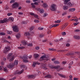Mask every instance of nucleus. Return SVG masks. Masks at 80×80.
<instances>
[{"mask_svg":"<svg viewBox=\"0 0 80 80\" xmlns=\"http://www.w3.org/2000/svg\"><path fill=\"white\" fill-rule=\"evenodd\" d=\"M5 33L2 32H0V35H5Z\"/></svg>","mask_w":80,"mask_h":80,"instance_id":"4c0bfd02","label":"nucleus"},{"mask_svg":"<svg viewBox=\"0 0 80 80\" xmlns=\"http://www.w3.org/2000/svg\"><path fill=\"white\" fill-rule=\"evenodd\" d=\"M59 25V24H56L53 25H51L49 27L50 28H52V27H58Z\"/></svg>","mask_w":80,"mask_h":80,"instance_id":"f8f14e48","label":"nucleus"},{"mask_svg":"<svg viewBox=\"0 0 80 80\" xmlns=\"http://www.w3.org/2000/svg\"><path fill=\"white\" fill-rule=\"evenodd\" d=\"M8 22V19L7 18L4 19L3 20H0V23H4Z\"/></svg>","mask_w":80,"mask_h":80,"instance_id":"6e6552de","label":"nucleus"},{"mask_svg":"<svg viewBox=\"0 0 80 80\" xmlns=\"http://www.w3.org/2000/svg\"><path fill=\"white\" fill-rule=\"evenodd\" d=\"M22 24L26 25L27 23V21H23L22 22Z\"/></svg>","mask_w":80,"mask_h":80,"instance_id":"a19ab883","label":"nucleus"},{"mask_svg":"<svg viewBox=\"0 0 80 80\" xmlns=\"http://www.w3.org/2000/svg\"><path fill=\"white\" fill-rule=\"evenodd\" d=\"M80 31V30L77 29L74 31V32H79Z\"/></svg>","mask_w":80,"mask_h":80,"instance_id":"58836bf2","label":"nucleus"},{"mask_svg":"<svg viewBox=\"0 0 80 80\" xmlns=\"http://www.w3.org/2000/svg\"><path fill=\"white\" fill-rule=\"evenodd\" d=\"M34 57L35 58H37L38 57V55L37 54H34Z\"/></svg>","mask_w":80,"mask_h":80,"instance_id":"c756f323","label":"nucleus"},{"mask_svg":"<svg viewBox=\"0 0 80 80\" xmlns=\"http://www.w3.org/2000/svg\"><path fill=\"white\" fill-rule=\"evenodd\" d=\"M62 35H66V33L65 32H63L62 33Z\"/></svg>","mask_w":80,"mask_h":80,"instance_id":"603ef678","label":"nucleus"},{"mask_svg":"<svg viewBox=\"0 0 80 80\" xmlns=\"http://www.w3.org/2000/svg\"><path fill=\"white\" fill-rule=\"evenodd\" d=\"M74 18H76V19H74V21L76 22H78V19H76L77 18V17H75Z\"/></svg>","mask_w":80,"mask_h":80,"instance_id":"f704fd0d","label":"nucleus"},{"mask_svg":"<svg viewBox=\"0 0 80 80\" xmlns=\"http://www.w3.org/2000/svg\"><path fill=\"white\" fill-rule=\"evenodd\" d=\"M48 6L47 5V4L46 3H43L42 5V7H43L44 8H46V7H47Z\"/></svg>","mask_w":80,"mask_h":80,"instance_id":"412c9836","label":"nucleus"},{"mask_svg":"<svg viewBox=\"0 0 80 80\" xmlns=\"http://www.w3.org/2000/svg\"><path fill=\"white\" fill-rule=\"evenodd\" d=\"M28 78H30V79H34L35 78V76L34 75H29L28 76Z\"/></svg>","mask_w":80,"mask_h":80,"instance_id":"9d476101","label":"nucleus"},{"mask_svg":"<svg viewBox=\"0 0 80 80\" xmlns=\"http://www.w3.org/2000/svg\"><path fill=\"white\" fill-rule=\"evenodd\" d=\"M54 22L56 23H60V22H61V21H60V20H58L57 21H55Z\"/></svg>","mask_w":80,"mask_h":80,"instance_id":"c9c22d12","label":"nucleus"},{"mask_svg":"<svg viewBox=\"0 0 80 80\" xmlns=\"http://www.w3.org/2000/svg\"><path fill=\"white\" fill-rule=\"evenodd\" d=\"M54 62L55 63V64H59V63H60V62L58 61H54Z\"/></svg>","mask_w":80,"mask_h":80,"instance_id":"2f4dec72","label":"nucleus"},{"mask_svg":"<svg viewBox=\"0 0 80 80\" xmlns=\"http://www.w3.org/2000/svg\"><path fill=\"white\" fill-rule=\"evenodd\" d=\"M4 50L5 52H8L9 50H10V48L9 46L6 47V48Z\"/></svg>","mask_w":80,"mask_h":80,"instance_id":"2eb2a0df","label":"nucleus"},{"mask_svg":"<svg viewBox=\"0 0 80 80\" xmlns=\"http://www.w3.org/2000/svg\"><path fill=\"white\" fill-rule=\"evenodd\" d=\"M63 9L64 10H68V7L67 6H64L63 7Z\"/></svg>","mask_w":80,"mask_h":80,"instance_id":"a211bd4d","label":"nucleus"},{"mask_svg":"<svg viewBox=\"0 0 80 80\" xmlns=\"http://www.w3.org/2000/svg\"><path fill=\"white\" fill-rule=\"evenodd\" d=\"M30 15H33V16H34L35 15V13H33V12H30L29 13Z\"/></svg>","mask_w":80,"mask_h":80,"instance_id":"3c124183","label":"nucleus"},{"mask_svg":"<svg viewBox=\"0 0 80 80\" xmlns=\"http://www.w3.org/2000/svg\"><path fill=\"white\" fill-rule=\"evenodd\" d=\"M16 37L17 38H20V33H19L17 34L16 35Z\"/></svg>","mask_w":80,"mask_h":80,"instance_id":"aec40b11","label":"nucleus"},{"mask_svg":"<svg viewBox=\"0 0 80 80\" xmlns=\"http://www.w3.org/2000/svg\"><path fill=\"white\" fill-rule=\"evenodd\" d=\"M12 15V13H8L7 15L8 16H10V15Z\"/></svg>","mask_w":80,"mask_h":80,"instance_id":"6e6d98bb","label":"nucleus"},{"mask_svg":"<svg viewBox=\"0 0 80 80\" xmlns=\"http://www.w3.org/2000/svg\"><path fill=\"white\" fill-rule=\"evenodd\" d=\"M34 22H35V23H38L39 22V21L38 20H35L34 21Z\"/></svg>","mask_w":80,"mask_h":80,"instance_id":"09e8293b","label":"nucleus"},{"mask_svg":"<svg viewBox=\"0 0 80 80\" xmlns=\"http://www.w3.org/2000/svg\"><path fill=\"white\" fill-rule=\"evenodd\" d=\"M0 80H5V79L3 78H0Z\"/></svg>","mask_w":80,"mask_h":80,"instance_id":"774afa93","label":"nucleus"},{"mask_svg":"<svg viewBox=\"0 0 80 80\" xmlns=\"http://www.w3.org/2000/svg\"><path fill=\"white\" fill-rule=\"evenodd\" d=\"M74 38H75V39H80V36L78 35H75L74 36Z\"/></svg>","mask_w":80,"mask_h":80,"instance_id":"6ab92c4d","label":"nucleus"},{"mask_svg":"<svg viewBox=\"0 0 80 80\" xmlns=\"http://www.w3.org/2000/svg\"><path fill=\"white\" fill-rule=\"evenodd\" d=\"M73 77V76H72V75H70L69 76V80H72V78Z\"/></svg>","mask_w":80,"mask_h":80,"instance_id":"a18cd8bd","label":"nucleus"},{"mask_svg":"<svg viewBox=\"0 0 80 80\" xmlns=\"http://www.w3.org/2000/svg\"><path fill=\"white\" fill-rule=\"evenodd\" d=\"M11 21V22H13L14 20V19H13V18L12 17H10L8 19V21Z\"/></svg>","mask_w":80,"mask_h":80,"instance_id":"f3484780","label":"nucleus"},{"mask_svg":"<svg viewBox=\"0 0 80 80\" xmlns=\"http://www.w3.org/2000/svg\"><path fill=\"white\" fill-rule=\"evenodd\" d=\"M73 63V61H71L70 63L69 64V66H71V65H72Z\"/></svg>","mask_w":80,"mask_h":80,"instance_id":"37998d69","label":"nucleus"},{"mask_svg":"<svg viewBox=\"0 0 80 80\" xmlns=\"http://www.w3.org/2000/svg\"><path fill=\"white\" fill-rule=\"evenodd\" d=\"M58 75L60 76L61 77H62V78H65V75L59 74V73H58Z\"/></svg>","mask_w":80,"mask_h":80,"instance_id":"5701e85b","label":"nucleus"},{"mask_svg":"<svg viewBox=\"0 0 80 80\" xmlns=\"http://www.w3.org/2000/svg\"><path fill=\"white\" fill-rule=\"evenodd\" d=\"M47 15V14L46 13H45L43 14V17H46Z\"/></svg>","mask_w":80,"mask_h":80,"instance_id":"052dcab7","label":"nucleus"},{"mask_svg":"<svg viewBox=\"0 0 80 80\" xmlns=\"http://www.w3.org/2000/svg\"><path fill=\"white\" fill-rule=\"evenodd\" d=\"M78 23H79V22H75V23H74V26H76V25H78Z\"/></svg>","mask_w":80,"mask_h":80,"instance_id":"de8ad7c7","label":"nucleus"},{"mask_svg":"<svg viewBox=\"0 0 80 80\" xmlns=\"http://www.w3.org/2000/svg\"><path fill=\"white\" fill-rule=\"evenodd\" d=\"M63 68H59V69H58L57 70L58 72H59V71H60L61 70H63Z\"/></svg>","mask_w":80,"mask_h":80,"instance_id":"49530a36","label":"nucleus"},{"mask_svg":"<svg viewBox=\"0 0 80 80\" xmlns=\"http://www.w3.org/2000/svg\"><path fill=\"white\" fill-rule=\"evenodd\" d=\"M31 5H32V8H35V4L33 3H31Z\"/></svg>","mask_w":80,"mask_h":80,"instance_id":"393cba45","label":"nucleus"},{"mask_svg":"<svg viewBox=\"0 0 80 80\" xmlns=\"http://www.w3.org/2000/svg\"><path fill=\"white\" fill-rule=\"evenodd\" d=\"M68 7H71L72 6V4L71 3V2H69L68 4Z\"/></svg>","mask_w":80,"mask_h":80,"instance_id":"bb28decb","label":"nucleus"},{"mask_svg":"<svg viewBox=\"0 0 80 80\" xmlns=\"http://www.w3.org/2000/svg\"><path fill=\"white\" fill-rule=\"evenodd\" d=\"M66 47H69L70 46V44L69 43H67L66 44Z\"/></svg>","mask_w":80,"mask_h":80,"instance_id":"338daca9","label":"nucleus"},{"mask_svg":"<svg viewBox=\"0 0 80 80\" xmlns=\"http://www.w3.org/2000/svg\"><path fill=\"white\" fill-rule=\"evenodd\" d=\"M44 29V28H42L39 27L38 28V29L39 30H43V29Z\"/></svg>","mask_w":80,"mask_h":80,"instance_id":"e433bc0d","label":"nucleus"},{"mask_svg":"<svg viewBox=\"0 0 80 80\" xmlns=\"http://www.w3.org/2000/svg\"><path fill=\"white\" fill-rule=\"evenodd\" d=\"M3 66H0V69L1 70H3Z\"/></svg>","mask_w":80,"mask_h":80,"instance_id":"5fc2aeb1","label":"nucleus"},{"mask_svg":"<svg viewBox=\"0 0 80 80\" xmlns=\"http://www.w3.org/2000/svg\"><path fill=\"white\" fill-rule=\"evenodd\" d=\"M35 49H36V50H39V49H40V47L38 46H37L35 47Z\"/></svg>","mask_w":80,"mask_h":80,"instance_id":"864d4df0","label":"nucleus"},{"mask_svg":"<svg viewBox=\"0 0 80 80\" xmlns=\"http://www.w3.org/2000/svg\"><path fill=\"white\" fill-rule=\"evenodd\" d=\"M44 37V34H40L39 35V37L40 38H42V37Z\"/></svg>","mask_w":80,"mask_h":80,"instance_id":"79ce46f5","label":"nucleus"},{"mask_svg":"<svg viewBox=\"0 0 80 80\" xmlns=\"http://www.w3.org/2000/svg\"><path fill=\"white\" fill-rule=\"evenodd\" d=\"M22 43L24 46H25L27 45V41L24 40L22 41Z\"/></svg>","mask_w":80,"mask_h":80,"instance_id":"4468645a","label":"nucleus"},{"mask_svg":"<svg viewBox=\"0 0 80 80\" xmlns=\"http://www.w3.org/2000/svg\"><path fill=\"white\" fill-rule=\"evenodd\" d=\"M7 33L9 34H11V33H13V32L8 31H7Z\"/></svg>","mask_w":80,"mask_h":80,"instance_id":"7c9ffc66","label":"nucleus"},{"mask_svg":"<svg viewBox=\"0 0 80 80\" xmlns=\"http://www.w3.org/2000/svg\"><path fill=\"white\" fill-rule=\"evenodd\" d=\"M39 12H40L41 13H43L44 12V10L42 9H41L39 10Z\"/></svg>","mask_w":80,"mask_h":80,"instance_id":"c85d7f7f","label":"nucleus"},{"mask_svg":"<svg viewBox=\"0 0 80 80\" xmlns=\"http://www.w3.org/2000/svg\"><path fill=\"white\" fill-rule=\"evenodd\" d=\"M51 10L52 11H55L57 10V8H56V5L55 4H53L51 5Z\"/></svg>","mask_w":80,"mask_h":80,"instance_id":"20e7f679","label":"nucleus"},{"mask_svg":"<svg viewBox=\"0 0 80 80\" xmlns=\"http://www.w3.org/2000/svg\"><path fill=\"white\" fill-rule=\"evenodd\" d=\"M34 17H35V18H38V15H34Z\"/></svg>","mask_w":80,"mask_h":80,"instance_id":"13d9d810","label":"nucleus"},{"mask_svg":"<svg viewBox=\"0 0 80 80\" xmlns=\"http://www.w3.org/2000/svg\"><path fill=\"white\" fill-rule=\"evenodd\" d=\"M60 68V66L58 65L57 66H55L53 65H52L50 67V68L52 69L53 68H55V69H58V70L59 69V68Z\"/></svg>","mask_w":80,"mask_h":80,"instance_id":"0eeeda50","label":"nucleus"},{"mask_svg":"<svg viewBox=\"0 0 80 80\" xmlns=\"http://www.w3.org/2000/svg\"><path fill=\"white\" fill-rule=\"evenodd\" d=\"M18 49H23V48H25V47L22 46L21 47H18Z\"/></svg>","mask_w":80,"mask_h":80,"instance_id":"ea45409f","label":"nucleus"},{"mask_svg":"<svg viewBox=\"0 0 80 80\" xmlns=\"http://www.w3.org/2000/svg\"><path fill=\"white\" fill-rule=\"evenodd\" d=\"M18 14H19V15H22L23 14V12H18Z\"/></svg>","mask_w":80,"mask_h":80,"instance_id":"0e129e2a","label":"nucleus"},{"mask_svg":"<svg viewBox=\"0 0 80 80\" xmlns=\"http://www.w3.org/2000/svg\"><path fill=\"white\" fill-rule=\"evenodd\" d=\"M24 35L25 36H29V33L28 32H26L24 33Z\"/></svg>","mask_w":80,"mask_h":80,"instance_id":"473e14b6","label":"nucleus"},{"mask_svg":"<svg viewBox=\"0 0 80 80\" xmlns=\"http://www.w3.org/2000/svg\"><path fill=\"white\" fill-rule=\"evenodd\" d=\"M15 1L14 0H12L10 1V3H14L15 2Z\"/></svg>","mask_w":80,"mask_h":80,"instance_id":"8fccbe9b","label":"nucleus"},{"mask_svg":"<svg viewBox=\"0 0 80 80\" xmlns=\"http://www.w3.org/2000/svg\"><path fill=\"white\" fill-rule=\"evenodd\" d=\"M35 28L34 27V26H32V27H31L30 28V30H33V29H34V28Z\"/></svg>","mask_w":80,"mask_h":80,"instance_id":"c03bdc74","label":"nucleus"},{"mask_svg":"<svg viewBox=\"0 0 80 80\" xmlns=\"http://www.w3.org/2000/svg\"><path fill=\"white\" fill-rule=\"evenodd\" d=\"M36 65H40V63L37 62H35L33 63V64L32 65L33 67H35Z\"/></svg>","mask_w":80,"mask_h":80,"instance_id":"ddd939ff","label":"nucleus"},{"mask_svg":"<svg viewBox=\"0 0 80 80\" xmlns=\"http://www.w3.org/2000/svg\"><path fill=\"white\" fill-rule=\"evenodd\" d=\"M32 43H29L28 44V46H29V47H30L31 46H32Z\"/></svg>","mask_w":80,"mask_h":80,"instance_id":"e2e57ef3","label":"nucleus"},{"mask_svg":"<svg viewBox=\"0 0 80 80\" xmlns=\"http://www.w3.org/2000/svg\"><path fill=\"white\" fill-rule=\"evenodd\" d=\"M12 28L14 32H18V28L17 26H13Z\"/></svg>","mask_w":80,"mask_h":80,"instance_id":"423d86ee","label":"nucleus"},{"mask_svg":"<svg viewBox=\"0 0 80 80\" xmlns=\"http://www.w3.org/2000/svg\"><path fill=\"white\" fill-rule=\"evenodd\" d=\"M44 78H52V76L50 74H48L44 76Z\"/></svg>","mask_w":80,"mask_h":80,"instance_id":"9b49d317","label":"nucleus"},{"mask_svg":"<svg viewBox=\"0 0 80 80\" xmlns=\"http://www.w3.org/2000/svg\"><path fill=\"white\" fill-rule=\"evenodd\" d=\"M68 51V50H62V52H67Z\"/></svg>","mask_w":80,"mask_h":80,"instance_id":"69168bd1","label":"nucleus"},{"mask_svg":"<svg viewBox=\"0 0 80 80\" xmlns=\"http://www.w3.org/2000/svg\"><path fill=\"white\" fill-rule=\"evenodd\" d=\"M3 68L4 71L5 72H8V69H7V68Z\"/></svg>","mask_w":80,"mask_h":80,"instance_id":"cd10ccee","label":"nucleus"},{"mask_svg":"<svg viewBox=\"0 0 80 80\" xmlns=\"http://www.w3.org/2000/svg\"><path fill=\"white\" fill-rule=\"evenodd\" d=\"M34 4L35 5H38V3L37 2H34Z\"/></svg>","mask_w":80,"mask_h":80,"instance_id":"bf43d9fd","label":"nucleus"},{"mask_svg":"<svg viewBox=\"0 0 80 80\" xmlns=\"http://www.w3.org/2000/svg\"><path fill=\"white\" fill-rule=\"evenodd\" d=\"M18 60H15L14 62V64L15 65H18Z\"/></svg>","mask_w":80,"mask_h":80,"instance_id":"a878e982","label":"nucleus"},{"mask_svg":"<svg viewBox=\"0 0 80 80\" xmlns=\"http://www.w3.org/2000/svg\"><path fill=\"white\" fill-rule=\"evenodd\" d=\"M12 55H13V53H10L9 54H8V59H10V62H11V61H13V60H14V57L12 56Z\"/></svg>","mask_w":80,"mask_h":80,"instance_id":"f03ea898","label":"nucleus"},{"mask_svg":"<svg viewBox=\"0 0 80 80\" xmlns=\"http://www.w3.org/2000/svg\"><path fill=\"white\" fill-rule=\"evenodd\" d=\"M46 57V56L45 55L42 56L39 59V61L41 62H44V60H48V59Z\"/></svg>","mask_w":80,"mask_h":80,"instance_id":"f257e3e1","label":"nucleus"},{"mask_svg":"<svg viewBox=\"0 0 80 80\" xmlns=\"http://www.w3.org/2000/svg\"><path fill=\"white\" fill-rule=\"evenodd\" d=\"M28 57L27 56H23V61L24 63H27L28 62Z\"/></svg>","mask_w":80,"mask_h":80,"instance_id":"39448f33","label":"nucleus"},{"mask_svg":"<svg viewBox=\"0 0 80 80\" xmlns=\"http://www.w3.org/2000/svg\"><path fill=\"white\" fill-rule=\"evenodd\" d=\"M24 71V70L22 69V70H21L20 71H16V72H15L14 74L15 75H17L18 74V75H20L21 74L22 72H23Z\"/></svg>","mask_w":80,"mask_h":80,"instance_id":"1a4fd4ad","label":"nucleus"},{"mask_svg":"<svg viewBox=\"0 0 80 80\" xmlns=\"http://www.w3.org/2000/svg\"><path fill=\"white\" fill-rule=\"evenodd\" d=\"M13 64H12V63H11L9 65L7 66V67L8 68H12V67H13Z\"/></svg>","mask_w":80,"mask_h":80,"instance_id":"dca6fc26","label":"nucleus"},{"mask_svg":"<svg viewBox=\"0 0 80 80\" xmlns=\"http://www.w3.org/2000/svg\"><path fill=\"white\" fill-rule=\"evenodd\" d=\"M3 42L4 43H9V42L6 39H3Z\"/></svg>","mask_w":80,"mask_h":80,"instance_id":"72a5a7b5","label":"nucleus"},{"mask_svg":"<svg viewBox=\"0 0 80 80\" xmlns=\"http://www.w3.org/2000/svg\"><path fill=\"white\" fill-rule=\"evenodd\" d=\"M75 10V8H70L69 10V12H74Z\"/></svg>","mask_w":80,"mask_h":80,"instance_id":"b1692460","label":"nucleus"},{"mask_svg":"<svg viewBox=\"0 0 80 80\" xmlns=\"http://www.w3.org/2000/svg\"><path fill=\"white\" fill-rule=\"evenodd\" d=\"M62 63L63 64H66V63H67V62H66V61H63V62H62Z\"/></svg>","mask_w":80,"mask_h":80,"instance_id":"680f3d73","label":"nucleus"},{"mask_svg":"<svg viewBox=\"0 0 80 80\" xmlns=\"http://www.w3.org/2000/svg\"><path fill=\"white\" fill-rule=\"evenodd\" d=\"M70 0H64V2L65 4H66V5H67V3H68V2H69Z\"/></svg>","mask_w":80,"mask_h":80,"instance_id":"4be33fe9","label":"nucleus"},{"mask_svg":"<svg viewBox=\"0 0 80 80\" xmlns=\"http://www.w3.org/2000/svg\"><path fill=\"white\" fill-rule=\"evenodd\" d=\"M31 2H30V1L28 0L26 1V2L27 3H31Z\"/></svg>","mask_w":80,"mask_h":80,"instance_id":"4d7b16f0","label":"nucleus"},{"mask_svg":"<svg viewBox=\"0 0 80 80\" xmlns=\"http://www.w3.org/2000/svg\"><path fill=\"white\" fill-rule=\"evenodd\" d=\"M18 2H15L13 3L12 6V8H16L17 7H18Z\"/></svg>","mask_w":80,"mask_h":80,"instance_id":"7ed1b4c3","label":"nucleus"}]
</instances>
